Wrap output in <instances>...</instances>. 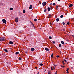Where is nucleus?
<instances>
[{
	"mask_svg": "<svg viewBox=\"0 0 74 74\" xmlns=\"http://www.w3.org/2000/svg\"><path fill=\"white\" fill-rule=\"evenodd\" d=\"M5 40V38L4 37H0V41H4Z\"/></svg>",
	"mask_w": 74,
	"mask_h": 74,
	"instance_id": "f257e3e1",
	"label": "nucleus"
},
{
	"mask_svg": "<svg viewBox=\"0 0 74 74\" xmlns=\"http://www.w3.org/2000/svg\"><path fill=\"white\" fill-rule=\"evenodd\" d=\"M2 21L3 23H5V24H6V23L7 22V21H6V20H5L3 19H2Z\"/></svg>",
	"mask_w": 74,
	"mask_h": 74,
	"instance_id": "f03ea898",
	"label": "nucleus"
},
{
	"mask_svg": "<svg viewBox=\"0 0 74 74\" xmlns=\"http://www.w3.org/2000/svg\"><path fill=\"white\" fill-rule=\"evenodd\" d=\"M18 19L19 18H18V17H16L15 19L16 22H18Z\"/></svg>",
	"mask_w": 74,
	"mask_h": 74,
	"instance_id": "7ed1b4c3",
	"label": "nucleus"
},
{
	"mask_svg": "<svg viewBox=\"0 0 74 74\" xmlns=\"http://www.w3.org/2000/svg\"><path fill=\"white\" fill-rule=\"evenodd\" d=\"M42 4V5H43V6H45V5H46V2H43Z\"/></svg>",
	"mask_w": 74,
	"mask_h": 74,
	"instance_id": "20e7f679",
	"label": "nucleus"
},
{
	"mask_svg": "<svg viewBox=\"0 0 74 74\" xmlns=\"http://www.w3.org/2000/svg\"><path fill=\"white\" fill-rule=\"evenodd\" d=\"M9 43L10 44H14V42L12 41H10Z\"/></svg>",
	"mask_w": 74,
	"mask_h": 74,
	"instance_id": "39448f33",
	"label": "nucleus"
},
{
	"mask_svg": "<svg viewBox=\"0 0 74 74\" xmlns=\"http://www.w3.org/2000/svg\"><path fill=\"white\" fill-rule=\"evenodd\" d=\"M45 50H46V51H49V49H48V48H45Z\"/></svg>",
	"mask_w": 74,
	"mask_h": 74,
	"instance_id": "423d86ee",
	"label": "nucleus"
},
{
	"mask_svg": "<svg viewBox=\"0 0 74 74\" xmlns=\"http://www.w3.org/2000/svg\"><path fill=\"white\" fill-rule=\"evenodd\" d=\"M29 9H32V5H30L29 7Z\"/></svg>",
	"mask_w": 74,
	"mask_h": 74,
	"instance_id": "0eeeda50",
	"label": "nucleus"
},
{
	"mask_svg": "<svg viewBox=\"0 0 74 74\" xmlns=\"http://www.w3.org/2000/svg\"><path fill=\"white\" fill-rule=\"evenodd\" d=\"M35 49L34 48H32L31 49V51H34Z\"/></svg>",
	"mask_w": 74,
	"mask_h": 74,
	"instance_id": "6e6552de",
	"label": "nucleus"
},
{
	"mask_svg": "<svg viewBox=\"0 0 74 74\" xmlns=\"http://www.w3.org/2000/svg\"><path fill=\"white\" fill-rule=\"evenodd\" d=\"M73 4H71L69 5V7H72Z\"/></svg>",
	"mask_w": 74,
	"mask_h": 74,
	"instance_id": "1a4fd4ad",
	"label": "nucleus"
},
{
	"mask_svg": "<svg viewBox=\"0 0 74 74\" xmlns=\"http://www.w3.org/2000/svg\"><path fill=\"white\" fill-rule=\"evenodd\" d=\"M47 10L48 11H50V8L49 7L48 8Z\"/></svg>",
	"mask_w": 74,
	"mask_h": 74,
	"instance_id": "9d476101",
	"label": "nucleus"
},
{
	"mask_svg": "<svg viewBox=\"0 0 74 74\" xmlns=\"http://www.w3.org/2000/svg\"><path fill=\"white\" fill-rule=\"evenodd\" d=\"M61 43H62V44H64V42L63 41H62L61 42Z\"/></svg>",
	"mask_w": 74,
	"mask_h": 74,
	"instance_id": "9b49d317",
	"label": "nucleus"
},
{
	"mask_svg": "<svg viewBox=\"0 0 74 74\" xmlns=\"http://www.w3.org/2000/svg\"><path fill=\"white\" fill-rule=\"evenodd\" d=\"M4 51L6 52H8V50L5 49H4Z\"/></svg>",
	"mask_w": 74,
	"mask_h": 74,
	"instance_id": "f8f14e48",
	"label": "nucleus"
},
{
	"mask_svg": "<svg viewBox=\"0 0 74 74\" xmlns=\"http://www.w3.org/2000/svg\"><path fill=\"white\" fill-rule=\"evenodd\" d=\"M19 53V52H16L15 53L16 55H18Z\"/></svg>",
	"mask_w": 74,
	"mask_h": 74,
	"instance_id": "ddd939ff",
	"label": "nucleus"
},
{
	"mask_svg": "<svg viewBox=\"0 0 74 74\" xmlns=\"http://www.w3.org/2000/svg\"><path fill=\"white\" fill-rule=\"evenodd\" d=\"M14 10V9L12 8H10V10Z\"/></svg>",
	"mask_w": 74,
	"mask_h": 74,
	"instance_id": "4468645a",
	"label": "nucleus"
},
{
	"mask_svg": "<svg viewBox=\"0 0 74 74\" xmlns=\"http://www.w3.org/2000/svg\"><path fill=\"white\" fill-rule=\"evenodd\" d=\"M59 21V18H57L56 19V21L57 22H58V21Z\"/></svg>",
	"mask_w": 74,
	"mask_h": 74,
	"instance_id": "2eb2a0df",
	"label": "nucleus"
},
{
	"mask_svg": "<svg viewBox=\"0 0 74 74\" xmlns=\"http://www.w3.org/2000/svg\"><path fill=\"white\" fill-rule=\"evenodd\" d=\"M25 12H26V11H25V10H24L23 11V13H25Z\"/></svg>",
	"mask_w": 74,
	"mask_h": 74,
	"instance_id": "dca6fc26",
	"label": "nucleus"
},
{
	"mask_svg": "<svg viewBox=\"0 0 74 74\" xmlns=\"http://www.w3.org/2000/svg\"><path fill=\"white\" fill-rule=\"evenodd\" d=\"M60 17L61 18H63V15H61V16H60Z\"/></svg>",
	"mask_w": 74,
	"mask_h": 74,
	"instance_id": "f3484780",
	"label": "nucleus"
},
{
	"mask_svg": "<svg viewBox=\"0 0 74 74\" xmlns=\"http://www.w3.org/2000/svg\"><path fill=\"white\" fill-rule=\"evenodd\" d=\"M62 63L63 65H64V61H62Z\"/></svg>",
	"mask_w": 74,
	"mask_h": 74,
	"instance_id": "a211bd4d",
	"label": "nucleus"
},
{
	"mask_svg": "<svg viewBox=\"0 0 74 74\" xmlns=\"http://www.w3.org/2000/svg\"><path fill=\"white\" fill-rule=\"evenodd\" d=\"M53 54H52L51 55V58H53Z\"/></svg>",
	"mask_w": 74,
	"mask_h": 74,
	"instance_id": "6ab92c4d",
	"label": "nucleus"
},
{
	"mask_svg": "<svg viewBox=\"0 0 74 74\" xmlns=\"http://www.w3.org/2000/svg\"><path fill=\"white\" fill-rule=\"evenodd\" d=\"M39 65H40V66H43V64H40Z\"/></svg>",
	"mask_w": 74,
	"mask_h": 74,
	"instance_id": "aec40b11",
	"label": "nucleus"
},
{
	"mask_svg": "<svg viewBox=\"0 0 74 74\" xmlns=\"http://www.w3.org/2000/svg\"><path fill=\"white\" fill-rule=\"evenodd\" d=\"M70 69V68H68L66 70V71H68L69 70V69Z\"/></svg>",
	"mask_w": 74,
	"mask_h": 74,
	"instance_id": "412c9836",
	"label": "nucleus"
},
{
	"mask_svg": "<svg viewBox=\"0 0 74 74\" xmlns=\"http://www.w3.org/2000/svg\"><path fill=\"white\" fill-rule=\"evenodd\" d=\"M62 47V45H61V44H59V47Z\"/></svg>",
	"mask_w": 74,
	"mask_h": 74,
	"instance_id": "4be33fe9",
	"label": "nucleus"
},
{
	"mask_svg": "<svg viewBox=\"0 0 74 74\" xmlns=\"http://www.w3.org/2000/svg\"><path fill=\"white\" fill-rule=\"evenodd\" d=\"M67 25H70V22H68L67 23Z\"/></svg>",
	"mask_w": 74,
	"mask_h": 74,
	"instance_id": "5701e85b",
	"label": "nucleus"
},
{
	"mask_svg": "<svg viewBox=\"0 0 74 74\" xmlns=\"http://www.w3.org/2000/svg\"><path fill=\"white\" fill-rule=\"evenodd\" d=\"M49 39H52V37H51V36H49Z\"/></svg>",
	"mask_w": 74,
	"mask_h": 74,
	"instance_id": "b1692460",
	"label": "nucleus"
},
{
	"mask_svg": "<svg viewBox=\"0 0 74 74\" xmlns=\"http://www.w3.org/2000/svg\"><path fill=\"white\" fill-rule=\"evenodd\" d=\"M53 43V44H55V42L53 41L52 42Z\"/></svg>",
	"mask_w": 74,
	"mask_h": 74,
	"instance_id": "393cba45",
	"label": "nucleus"
},
{
	"mask_svg": "<svg viewBox=\"0 0 74 74\" xmlns=\"http://www.w3.org/2000/svg\"><path fill=\"white\" fill-rule=\"evenodd\" d=\"M55 3H53V5H55Z\"/></svg>",
	"mask_w": 74,
	"mask_h": 74,
	"instance_id": "a878e982",
	"label": "nucleus"
},
{
	"mask_svg": "<svg viewBox=\"0 0 74 74\" xmlns=\"http://www.w3.org/2000/svg\"><path fill=\"white\" fill-rule=\"evenodd\" d=\"M46 11H47V9H46L44 10V12H46Z\"/></svg>",
	"mask_w": 74,
	"mask_h": 74,
	"instance_id": "bb28decb",
	"label": "nucleus"
},
{
	"mask_svg": "<svg viewBox=\"0 0 74 74\" xmlns=\"http://www.w3.org/2000/svg\"><path fill=\"white\" fill-rule=\"evenodd\" d=\"M34 21H35V22H36V21H37V19H34Z\"/></svg>",
	"mask_w": 74,
	"mask_h": 74,
	"instance_id": "cd10ccee",
	"label": "nucleus"
},
{
	"mask_svg": "<svg viewBox=\"0 0 74 74\" xmlns=\"http://www.w3.org/2000/svg\"><path fill=\"white\" fill-rule=\"evenodd\" d=\"M19 60H22V58H19Z\"/></svg>",
	"mask_w": 74,
	"mask_h": 74,
	"instance_id": "c85d7f7f",
	"label": "nucleus"
},
{
	"mask_svg": "<svg viewBox=\"0 0 74 74\" xmlns=\"http://www.w3.org/2000/svg\"><path fill=\"white\" fill-rule=\"evenodd\" d=\"M51 70H53V68L51 67Z\"/></svg>",
	"mask_w": 74,
	"mask_h": 74,
	"instance_id": "c756f323",
	"label": "nucleus"
},
{
	"mask_svg": "<svg viewBox=\"0 0 74 74\" xmlns=\"http://www.w3.org/2000/svg\"><path fill=\"white\" fill-rule=\"evenodd\" d=\"M51 74V72H49L48 73V74Z\"/></svg>",
	"mask_w": 74,
	"mask_h": 74,
	"instance_id": "7c9ffc66",
	"label": "nucleus"
},
{
	"mask_svg": "<svg viewBox=\"0 0 74 74\" xmlns=\"http://www.w3.org/2000/svg\"><path fill=\"white\" fill-rule=\"evenodd\" d=\"M64 60L65 62H67V60H66L65 59H64Z\"/></svg>",
	"mask_w": 74,
	"mask_h": 74,
	"instance_id": "2f4dec72",
	"label": "nucleus"
},
{
	"mask_svg": "<svg viewBox=\"0 0 74 74\" xmlns=\"http://www.w3.org/2000/svg\"><path fill=\"white\" fill-rule=\"evenodd\" d=\"M61 67H63V68H64V66H61Z\"/></svg>",
	"mask_w": 74,
	"mask_h": 74,
	"instance_id": "473e14b6",
	"label": "nucleus"
},
{
	"mask_svg": "<svg viewBox=\"0 0 74 74\" xmlns=\"http://www.w3.org/2000/svg\"><path fill=\"white\" fill-rule=\"evenodd\" d=\"M57 73H58V72L56 71L55 74H57Z\"/></svg>",
	"mask_w": 74,
	"mask_h": 74,
	"instance_id": "72a5a7b5",
	"label": "nucleus"
},
{
	"mask_svg": "<svg viewBox=\"0 0 74 74\" xmlns=\"http://www.w3.org/2000/svg\"><path fill=\"white\" fill-rule=\"evenodd\" d=\"M69 73V71H67V72H66L67 74H68V73Z\"/></svg>",
	"mask_w": 74,
	"mask_h": 74,
	"instance_id": "f704fd0d",
	"label": "nucleus"
},
{
	"mask_svg": "<svg viewBox=\"0 0 74 74\" xmlns=\"http://www.w3.org/2000/svg\"><path fill=\"white\" fill-rule=\"evenodd\" d=\"M62 23H63V25H64V24H65L64 22H63Z\"/></svg>",
	"mask_w": 74,
	"mask_h": 74,
	"instance_id": "c9c22d12",
	"label": "nucleus"
},
{
	"mask_svg": "<svg viewBox=\"0 0 74 74\" xmlns=\"http://www.w3.org/2000/svg\"><path fill=\"white\" fill-rule=\"evenodd\" d=\"M56 57H57V58H59V56L58 55V56H57Z\"/></svg>",
	"mask_w": 74,
	"mask_h": 74,
	"instance_id": "e433bc0d",
	"label": "nucleus"
},
{
	"mask_svg": "<svg viewBox=\"0 0 74 74\" xmlns=\"http://www.w3.org/2000/svg\"><path fill=\"white\" fill-rule=\"evenodd\" d=\"M56 8H58V5H56Z\"/></svg>",
	"mask_w": 74,
	"mask_h": 74,
	"instance_id": "4c0bfd02",
	"label": "nucleus"
},
{
	"mask_svg": "<svg viewBox=\"0 0 74 74\" xmlns=\"http://www.w3.org/2000/svg\"><path fill=\"white\" fill-rule=\"evenodd\" d=\"M32 26H34V24H33L32 23Z\"/></svg>",
	"mask_w": 74,
	"mask_h": 74,
	"instance_id": "58836bf2",
	"label": "nucleus"
},
{
	"mask_svg": "<svg viewBox=\"0 0 74 74\" xmlns=\"http://www.w3.org/2000/svg\"><path fill=\"white\" fill-rule=\"evenodd\" d=\"M35 68L36 69V70H37V66H36Z\"/></svg>",
	"mask_w": 74,
	"mask_h": 74,
	"instance_id": "ea45409f",
	"label": "nucleus"
},
{
	"mask_svg": "<svg viewBox=\"0 0 74 74\" xmlns=\"http://www.w3.org/2000/svg\"><path fill=\"white\" fill-rule=\"evenodd\" d=\"M52 3H51L50 4V5H52Z\"/></svg>",
	"mask_w": 74,
	"mask_h": 74,
	"instance_id": "a19ab883",
	"label": "nucleus"
},
{
	"mask_svg": "<svg viewBox=\"0 0 74 74\" xmlns=\"http://www.w3.org/2000/svg\"><path fill=\"white\" fill-rule=\"evenodd\" d=\"M53 69H55V68L54 67Z\"/></svg>",
	"mask_w": 74,
	"mask_h": 74,
	"instance_id": "79ce46f5",
	"label": "nucleus"
},
{
	"mask_svg": "<svg viewBox=\"0 0 74 74\" xmlns=\"http://www.w3.org/2000/svg\"><path fill=\"white\" fill-rule=\"evenodd\" d=\"M71 68H72V69H73V67H71Z\"/></svg>",
	"mask_w": 74,
	"mask_h": 74,
	"instance_id": "37998d69",
	"label": "nucleus"
},
{
	"mask_svg": "<svg viewBox=\"0 0 74 74\" xmlns=\"http://www.w3.org/2000/svg\"><path fill=\"white\" fill-rule=\"evenodd\" d=\"M55 66L56 67V66H56V65H55Z\"/></svg>",
	"mask_w": 74,
	"mask_h": 74,
	"instance_id": "c03bdc74",
	"label": "nucleus"
},
{
	"mask_svg": "<svg viewBox=\"0 0 74 74\" xmlns=\"http://www.w3.org/2000/svg\"><path fill=\"white\" fill-rule=\"evenodd\" d=\"M58 0L59 1H60V0Z\"/></svg>",
	"mask_w": 74,
	"mask_h": 74,
	"instance_id": "a18cd8bd",
	"label": "nucleus"
},
{
	"mask_svg": "<svg viewBox=\"0 0 74 74\" xmlns=\"http://www.w3.org/2000/svg\"><path fill=\"white\" fill-rule=\"evenodd\" d=\"M50 9L51 10H52V8H51Z\"/></svg>",
	"mask_w": 74,
	"mask_h": 74,
	"instance_id": "49530a36",
	"label": "nucleus"
},
{
	"mask_svg": "<svg viewBox=\"0 0 74 74\" xmlns=\"http://www.w3.org/2000/svg\"><path fill=\"white\" fill-rule=\"evenodd\" d=\"M39 74V73H37V74Z\"/></svg>",
	"mask_w": 74,
	"mask_h": 74,
	"instance_id": "de8ad7c7",
	"label": "nucleus"
},
{
	"mask_svg": "<svg viewBox=\"0 0 74 74\" xmlns=\"http://www.w3.org/2000/svg\"><path fill=\"white\" fill-rule=\"evenodd\" d=\"M73 36V37H74V36Z\"/></svg>",
	"mask_w": 74,
	"mask_h": 74,
	"instance_id": "09e8293b",
	"label": "nucleus"
}]
</instances>
